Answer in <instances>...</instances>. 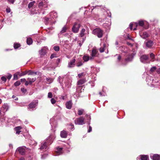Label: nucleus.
Here are the masks:
<instances>
[{
  "instance_id": "obj_1",
  "label": "nucleus",
  "mask_w": 160,
  "mask_h": 160,
  "mask_svg": "<svg viewBox=\"0 0 160 160\" xmlns=\"http://www.w3.org/2000/svg\"><path fill=\"white\" fill-rule=\"evenodd\" d=\"M91 118L90 115L86 114L85 116L84 117H80L79 118H77L74 121L75 123L76 124L79 125H82L85 123L84 121L85 119L87 120L86 122H87L88 125H90V123Z\"/></svg>"
},
{
  "instance_id": "obj_2",
  "label": "nucleus",
  "mask_w": 160,
  "mask_h": 160,
  "mask_svg": "<svg viewBox=\"0 0 160 160\" xmlns=\"http://www.w3.org/2000/svg\"><path fill=\"white\" fill-rule=\"evenodd\" d=\"M138 26L142 27L145 29H147L149 26V24L147 22H144V21L142 20L139 21L138 23H136V27L133 29V30H135L137 29Z\"/></svg>"
},
{
  "instance_id": "obj_3",
  "label": "nucleus",
  "mask_w": 160,
  "mask_h": 160,
  "mask_svg": "<svg viewBox=\"0 0 160 160\" xmlns=\"http://www.w3.org/2000/svg\"><path fill=\"white\" fill-rule=\"evenodd\" d=\"M92 33L93 34L97 35L98 38H101L102 37L103 32L101 29L96 28L92 31Z\"/></svg>"
},
{
  "instance_id": "obj_4",
  "label": "nucleus",
  "mask_w": 160,
  "mask_h": 160,
  "mask_svg": "<svg viewBox=\"0 0 160 160\" xmlns=\"http://www.w3.org/2000/svg\"><path fill=\"white\" fill-rule=\"evenodd\" d=\"M85 81L84 79H80L78 80L77 83V84L78 86L76 88V92H77L78 93L79 96L80 95V93L82 92L81 89H82V87L80 86V85H82L85 82Z\"/></svg>"
},
{
  "instance_id": "obj_5",
  "label": "nucleus",
  "mask_w": 160,
  "mask_h": 160,
  "mask_svg": "<svg viewBox=\"0 0 160 160\" xmlns=\"http://www.w3.org/2000/svg\"><path fill=\"white\" fill-rule=\"evenodd\" d=\"M38 100H35L33 101L31 103H30L28 105V108L29 109L30 111H32L34 109H36V107L38 104Z\"/></svg>"
},
{
  "instance_id": "obj_6",
  "label": "nucleus",
  "mask_w": 160,
  "mask_h": 160,
  "mask_svg": "<svg viewBox=\"0 0 160 160\" xmlns=\"http://www.w3.org/2000/svg\"><path fill=\"white\" fill-rule=\"evenodd\" d=\"M106 13L108 14L109 17H111V14L109 11H107L104 13L102 15L99 16L98 18V20L99 22H103L105 19H106Z\"/></svg>"
},
{
  "instance_id": "obj_7",
  "label": "nucleus",
  "mask_w": 160,
  "mask_h": 160,
  "mask_svg": "<svg viewBox=\"0 0 160 160\" xmlns=\"http://www.w3.org/2000/svg\"><path fill=\"white\" fill-rule=\"evenodd\" d=\"M80 26L81 25L80 23L76 22L74 23L72 28V31L75 33H78Z\"/></svg>"
},
{
  "instance_id": "obj_8",
  "label": "nucleus",
  "mask_w": 160,
  "mask_h": 160,
  "mask_svg": "<svg viewBox=\"0 0 160 160\" xmlns=\"http://www.w3.org/2000/svg\"><path fill=\"white\" fill-rule=\"evenodd\" d=\"M140 60L141 62L146 63L149 62L148 56L146 55H143L140 57Z\"/></svg>"
},
{
  "instance_id": "obj_9",
  "label": "nucleus",
  "mask_w": 160,
  "mask_h": 160,
  "mask_svg": "<svg viewBox=\"0 0 160 160\" xmlns=\"http://www.w3.org/2000/svg\"><path fill=\"white\" fill-rule=\"evenodd\" d=\"M146 47L148 48H152L154 47V42L151 40H148L144 42Z\"/></svg>"
},
{
  "instance_id": "obj_10",
  "label": "nucleus",
  "mask_w": 160,
  "mask_h": 160,
  "mask_svg": "<svg viewBox=\"0 0 160 160\" xmlns=\"http://www.w3.org/2000/svg\"><path fill=\"white\" fill-rule=\"evenodd\" d=\"M55 138V135L54 133H52L48 137L46 142L48 144H50L52 143Z\"/></svg>"
},
{
  "instance_id": "obj_11",
  "label": "nucleus",
  "mask_w": 160,
  "mask_h": 160,
  "mask_svg": "<svg viewBox=\"0 0 160 160\" xmlns=\"http://www.w3.org/2000/svg\"><path fill=\"white\" fill-rule=\"evenodd\" d=\"M26 149H28V148L26 147L22 146L18 148L16 150V151H18L20 154L23 155L25 153V150Z\"/></svg>"
},
{
  "instance_id": "obj_12",
  "label": "nucleus",
  "mask_w": 160,
  "mask_h": 160,
  "mask_svg": "<svg viewBox=\"0 0 160 160\" xmlns=\"http://www.w3.org/2000/svg\"><path fill=\"white\" fill-rule=\"evenodd\" d=\"M48 144L46 142H43L41 143L40 145L39 149L41 151V152H42V151H44L46 150V149L47 148Z\"/></svg>"
},
{
  "instance_id": "obj_13",
  "label": "nucleus",
  "mask_w": 160,
  "mask_h": 160,
  "mask_svg": "<svg viewBox=\"0 0 160 160\" xmlns=\"http://www.w3.org/2000/svg\"><path fill=\"white\" fill-rule=\"evenodd\" d=\"M136 54V52L134 53H132L129 54L127 57L125 59V61L126 62H132L133 58L134 56Z\"/></svg>"
},
{
  "instance_id": "obj_14",
  "label": "nucleus",
  "mask_w": 160,
  "mask_h": 160,
  "mask_svg": "<svg viewBox=\"0 0 160 160\" xmlns=\"http://www.w3.org/2000/svg\"><path fill=\"white\" fill-rule=\"evenodd\" d=\"M89 34V30L88 29L86 30L84 28H82L80 31L79 34V36L80 37H83L84 35Z\"/></svg>"
},
{
  "instance_id": "obj_15",
  "label": "nucleus",
  "mask_w": 160,
  "mask_h": 160,
  "mask_svg": "<svg viewBox=\"0 0 160 160\" xmlns=\"http://www.w3.org/2000/svg\"><path fill=\"white\" fill-rule=\"evenodd\" d=\"M140 37L144 39H146L149 36V34L146 32H139Z\"/></svg>"
},
{
  "instance_id": "obj_16",
  "label": "nucleus",
  "mask_w": 160,
  "mask_h": 160,
  "mask_svg": "<svg viewBox=\"0 0 160 160\" xmlns=\"http://www.w3.org/2000/svg\"><path fill=\"white\" fill-rule=\"evenodd\" d=\"M47 50L48 48L46 47H44L42 48V49L39 51V53L41 57H42L46 54Z\"/></svg>"
},
{
  "instance_id": "obj_17",
  "label": "nucleus",
  "mask_w": 160,
  "mask_h": 160,
  "mask_svg": "<svg viewBox=\"0 0 160 160\" xmlns=\"http://www.w3.org/2000/svg\"><path fill=\"white\" fill-rule=\"evenodd\" d=\"M75 61L76 59L75 58H73L71 60L70 62H68V67L70 68L74 67L75 65Z\"/></svg>"
},
{
  "instance_id": "obj_18",
  "label": "nucleus",
  "mask_w": 160,
  "mask_h": 160,
  "mask_svg": "<svg viewBox=\"0 0 160 160\" xmlns=\"http://www.w3.org/2000/svg\"><path fill=\"white\" fill-rule=\"evenodd\" d=\"M72 80L70 79H67L66 80L65 83V87L67 88H70L71 85Z\"/></svg>"
},
{
  "instance_id": "obj_19",
  "label": "nucleus",
  "mask_w": 160,
  "mask_h": 160,
  "mask_svg": "<svg viewBox=\"0 0 160 160\" xmlns=\"http://www.w3.org/2000/svg\"><path fill=\"white\" fill-rule=\"evenodd\" d=\"M38 6L40 8L42 9L43 8H45L47 7V3L44 1H42L40 2L38 5Z\"/></svg>"
},
{
  "instance_id": "obj_20",
  "label": "nucleus",
  "mask_w": 160,
  "mask_h": 160,
  "mask_svg": "<svg viewBox=\"0 0 160 160\" xmlns=\"http://www.w3.org/2000/svg\"><path fill=\"white\" fill-rule=\"evenodd\" d=\"M62 149L63 148L62 147H57L56 150L55 151L56 153V155H59L62 154L63 152Z\"/></svg>"
},
{
  "instance_id": "obj_21",
  "label": "nucleus",
  "mask_w": 160,
  "mask_h": 160,
  "mask_svg": "<svg viewBox=\"0 0 160 160\" xmlns=\"http://www.w3.org/2000/svg\"><path fill=\"white\" fill-rule=\"evenodd\" d=\"M98 51L95 49H93L91 53V56L90 57V60H92L97 56Z\"/></svg>"
},
{
  "instance_id": "obj_22",
  "label": "nucleus",
  "mask_w": 160,
  "mask_h": 160,
  "mask_svg": "<svg viewBox=\"0 0 160 160\" xmlns=\"http://www.w3.org/2000/svg\"><path fill=\"white\" fill-rule=\"evenodd\" d=\"M150 157L153 160H160V155L158 154L151 155Z\"/></svg>"
},
{
  "instance_id": "obj_23",
  "label": "nucleus",
  "mask_w": 160,
  "mask_h": 160,
  "mask_svg": "<svg viewBox=\"0 0 160 160\" xmlns=\"http://www.w3.org/2000/svg\"><path fill=\"white\" fill-rule=\"evenodd\" d=\"M44 22L46 25H48V24H52V20L51 19V18H47L45 17L44 18Z\"/></svg>"
},
{
  "instance_id": "obj_24",
  "label": "nucleus",
  "mask_w": 160,
  "mask_h": 160,
  "mask_svg": "<svg viewBox=\"0 0 160 160\" xmlns=\"http://www.w3.org/2000/svg\"><path fill=\"white\" fill-rule=\"evenodd\" d=\"M60 135L62 138H66L68 135V132L65 130H63L61 132Z\"/></svg>"
},
{
  "instance_id": "obj_25",
  "label": "nucleus",
  "mask_w": 160,
  "mask_h": 160,
  "mask_svg": "<svg viewBox=\"0 0 160 160\" xmlns=\"http://www.w3.org/2000/svg\"><path fill=\"white\" fill-rule=\"evenodd\" d=\"M63 149H64L66 151L70 152V148H71L70 145L68 143H66L63 145L62 147Z\"/></svg>"
},
{
  "instance_id": "obj_26",
  "label": "nucleus",
  "mask_w": 160,
  "mask_h": 160,
  "mask_svg": "<svg viewBox=\"0 0 160 160\" xmlns=\"http://www.w3.org/2000/svg\"><path fill=\"white\" fill-rule=\"evenodd\" d=\"M50 15L51 19L56 18L58 17L57 13L55 12H51L50 13Z\"/></svg>"
},
{
  "instance_id": "obj_27",
  "label": "nucleus",
  "mask_w": 160,
  "mask_h": 160,
  "mask_svg": "<svg viewBox=\"0 0 160 160\" xmlns=\"http://www.w3.org/2000/svg\"><path fill=\"white\" fill-rule=\"evenodd\" d=\"M66 107L67 109H71L72 107V103L71 101H69L66 102Z\"/></svg>"
},
{
  "instance_id": "obj_28",
  "label": "nucleus",
  "mask_w": 160,
  "mask_h": 160,
  "mask_svg": "<svg viewBox=\"0 0 160 160\" xmlns=\"http://www.w3.org/2000/svg\"><path fill=\"white\" fill-rule=\"evenodd\" d=\"M9 108V107L7 103L4 104L2 107V110L4 112H6L8 111Z\"/></svg>"
},
{
  "instance_id": "obj_29",
  "label": "nucleus",
  "mask_w": 160,
  "mask_h": 160,
  "mask_svg": "<svg viewBox=\"0 0 160 160\" xmlns=\"http://www.w3.org/2000/svg\"><path fill=\"white\" fill-rule=\"evenodd\" d=\"M22 127L21 126H18L15 128V130L16 131V133L19 134L21 132L20 130L21 129Z\"/></svg>"
},
{
  "instance_id": "obj_30",
  "label": "nucleus",
  "mask_w": 160,
  "mask_h": 160,
  "mask_svg": "<svg viewBox=\"0 0 160 160\" xmlns=\"http://www.w3.org/2000/svg\"><path fill=\"white\" fill-rule=\"evenodd\" d=\"M140 157L141 160H149V157L148 155H141Z\"/></svg>"
},
{
  "instance_id": "obj_31",
  "label": "nucleus",
  "mask_w": 160,
  "mask_h": 160,
  "mask_svg": "<svg viewBox=\"0 0 160 160\" xmlns=\"http://www.w3.org/2000/svg\"><path fill=\"white\" fill-rule=\"evenodd\" d=\"M111 20H109L108 21H106V22L105 23H104L103 24V26L104 27H105L106 25H107V27L108 28H109L110 26H111Z\"/></svg>"
},
{
  "instance_id": "obj_32",
  "label": "nucleus",
  "mask_w": 160,
  "mask_h": 160,
  "mask_svg": "<svg viewBox=\"0 0 160 160\" xmlns=\"http://www.w3.org/2000/svg\"><path fill=\"white\" fill-rule=\"evenodd\" d=\"M61 77L60 76H59L58 79V81L60 83V85L61 86H62V89L64 91L66 90V88L63 86L62 83V82H61L60 81H61Z\"/></svg>"
},
{
  "instance_id": "obj_33",
  "label": "nucleus",
  "mask_w": 160,
  "mask_h": 160,
  "mask_svg": "<svg viewBox=\"0 0 160 160\" xmlns=\"http://www.w3.org/2000/svg\"><path fill=\"white\" fill-rule=\"evenodd\" d=\"M67 28L65 26H64L62 29L60 33L58 34V36L60 37V35L62 33H64L66 32Z\"/></svg>"
},
{
  "instance_id": "obj_34",
  "label": "nucleus",
  "mask_w": 160,
  "mask_h": 160,
  "mask_svg": "<svg viewBox=\"0 0 160 160\" xmlns=\"http://www.w3.org/2000/svg\"><path fill=\"white\" fill-rule=\"evenodd\" d=\"M83 59L84 60V62H86L88 61L89 59H90V58L87 55H84L83 57Z\"/></svg>"
},
{
  "instance_id": "obj_35",
  "label": "nucleus",
  "mask_w": 160,
  "mask_h": 160,
  "mask_svg": "<svg viewBox=\"0 0 160 160\" xmlns=\"http://www.w3.org/2000/svg\"><path fill=\"white\" fill-rule=\"evenodd\" d=\"M83 63L84 62L79 60L78 61V62L77 63L76 66L78 67H81L83 65Z\"/></svg>"
},
{
  "instance_id": "obj_36",
  "label": "nucleus",
  "mask_w": 160,
  "mask_h": 160,
  "mask_svg": "<svg viewBox=\"0 0 160 160\" xmlns=\"http://www.w3.org/2000/svg\"><path fill=\"white\" fill-rule=\"evenodd\" d=\"M89 7H90L91 8H92V7H93V8H92L91 9V12H92L93 10H96L97 8H99H99H100L101 6H95L91 7L90 5H89L88 6V8H89Z\"/></svg>"
},
{
  "instance_id": "obj_37",
  "label": "nucleus",
  "mask_w": 160,
  "mask_h": 160,
  "mask_svg": "<svg viewBox=\"0 0 160 160\" xmlns=\"http://www.w3.org/2000/svg\"><path fill=\"white\" fill-rule=\"evenodd\" d=\"M27 42L28 44L30 45L32 43V41L31 38H28L27 40Z\"/></svg>"
},
{
  "instance_id": "obj_38",
  "label": "nucleus",
  "mask_w": 160,
  "mask_h": 160,
  "mask_svg": "<svg viewBox=\"0 0 160 160\" xmlns=\"http://www.w3.org/2000/svg\"><path fill=\"white\" fill-rule=\"evenodd\" d=\"M28 79L29 80V84H31L32 83L34 82L36 80V78H28Z\"/></svg>"
},
{
  "instance_id": "obj_39",
  "label": "nucleus",
  "mask_w": 160,
  "mask_h": 160,
  "mask_svg": "<svg viewBox=\"0 0 160 160\" xmlns=\"http://www.w3.org/2000/svg\"><path fill=\"white\" fill-rule=\"evenodd\" d=\"M28 73V72L27 71H25L24 72H23L22 73H20L19 72H18V74L19 76H24L26 75V74Z\"/></svg>"
},
{
  "instance_id": "obj_40",
  "label": "nucleus",
  "mask_w": 160,
  "mask_h": 160,
  "mask_svg": "<svg viewBox=\"0 0 160 160\" xmlns=\"http://www.w3.org/2000/svg\"><path fill=\"white\" fill-rule=\"evenodd\" d=\"M30 145L35 146L37 144V142L34 140H31L30 142Z\"/></svg>"
},
{
  "instance_id": "obj_41",
  "label": "nucleus",
  "mask_w": 160,
  "mask_h": 160,
  "mask_svg": "<svg viewBox=\"0 0 160 160\" xmlns=\"http://www.w3.org/2000/svg\"><path fill=\"white\" fill-rule=\"evenodd\" d=\"M35 3V1H33L30 2L28 4V8H30Z\"/></svg>"
},
{
  "instance_id": "obj_42",
  "label": "nucleus",
  "mask_w": 160,
  "mask_h": 160,
  "mask_svg": "<svg viewBox=\"0 0 160 160\" xmlns=\"http://www.w3.org/2000/svg\"><path fill=\"white\" fill-rule=\"evenodd\" d=\"M105 44H103V47H101L99 48V51L101 52H102L104 51V48L105 47Z\"/></svg>"
},
{
  "instance_id": "obj_43",
  "label": "nucleus",
  "mask_w": 160,
  "mask_h": 160,
  "mask_svg": "<svg viewBox=\"0 0 160 160\" xmlns=\"http://www.w3.org/2000/svg\"><path fill=\"white\" fill-rule=\"evenodd\" d=\"M20 46V45L18 43H14L13 47L15 49L18 48Z\"/></svg>"
},
{
  "instance_id": "obj_44",
  "label": "nucleus",
  "mask_w": 160,
  "mask_h": 160,
  "mask_svg": "<svg viewBox=\"0 0 160 160\" xmlns=\"http://www.w3.org/2000/svg\"><path fill=\"white\" fill-rule=\"evenodd\" d=\"M46 80L47 81V83H50L53 81V80L51 78H47Z\"/></svg>"
},
{
  "instance_id": "obj_45",
  "label": "nucleus",
  "mask_w": 160,
  "mask_h": 160,
  "mask_svg": "<svg viewBox=\"0 0 160 160\" xmlns=\"http://www.w3.org/2000/svg\"><path fill=\"white\" fill-rule=\"evenodd\" d=\"M117 56V61L119 62L121 59V56L119 54H116L115 56Z\"/></svg>"
},
{
  "instance_id": "obj_46",
  "label": "nucleus",
  "mask_w": 160,
  "mask_h": 160,
  "mask_svg": "<svg viewBox=\"0 0 160 160\" xmlns=\"http://www.w3.org/2000/svg\"><path fill=\"white\" fill-rule=\"evenodd\" d=\"M83 110L82 109H79L78 111V114L79 115H81L83 113Z\"/></svg>"
},
{
  "instance_id": "obj_47",
  "label": "nucleus",
  "mask_w": 160,
  "mask_h": 160,
  "mask_svg": "<svg viewBox=\"0 0 160 160\" xmlns=\"http://www.w3.org/2000/svg\"><path fill=\"white\" fill-rule=\"evenodd\" d=\"M53 49L56 52L59 51L60 49L59 47L58 46H55L53 48Z\"/></svg>"
},
{
  "instance_id": "obj_48",
  "label": "nucleus",
  "mask_w": 160,
  "mask_h": 160,
  "mask_svg": "<svg viewBox=\"0 0 160 160\" xmlns=\"http://www.w3.org/2000/svg\"><path fill=\"white\" fill-rule=\"evenodd\" d=\"M52 94L51 92H49L48 93V97L49 98H52Z\"/></svg>"
},
{
  "instance_id": "obj_49",
  "label": "nucleus",
  "mask_w": 160,
  "mask_h": 160,
  "mask_svg": "<svg viewBox=\"0 0 160 160\" xmlns=\"http://www.w3.org/2000/svg\"><path fill=\"white\" fill-rule=\"evenodd\" d=\"M61 62V60L60 58H58L56 61V63L57 64V67L58 66V64Z\"/></svg>"
},
{
  "instance_id": "obj_50",
  "label": "nucleus",
  "mask_w": 160,
  "mask_h": 160,
  "mask_svg": "<svg viewBox=\"0 0 160 160\" xmlns=\"http://www.w3.org/2000/svg\"><path fill=\"white\" fill-rule=\"evenodd\" d=\"M20 84V82L19 81H17L14 83V85L15 86H18Z\"/></svg>"
},
{
  "instance_id": "obj_51",
  "label": "nucleus",
  "mask_w": 160,
  "mask_h": 160,
  "mask_svg": "<svg viewBox=\"0 0 160 160\" xmlns=\"http://www.w3.org/2000/svg\"><path fill=\"white\" fill-rule=\"evenodd\" d=\"M27 71L29 75H32L34 74V72L32 70H29Z\"/></svg>"
},
{
  "instance_id": "obj_52",
  "label": "nucleus",
  "mask_w": 160,
  "mask_h": 160,
  "mask_svg": "<svg viewBox=\"0 0 160 160\" xmlns=\"http://www.w3.org/2000/svg\"><path fill=\"white\" fill-rule=\"evenodd\" d=\"M21 90L22 93L25 94L27 91V90L24 88H22L21 89Z\"/></svg>"
},
{
  "instance_id": "obj_53",
  "label": "nucleus",
  "mask_w": 160,
  "mask_h": 160,
  "mask_svg": "<svg viewBox=\"0 0 160 160\" xmlns=\"http://www.w3.org/2000/svg\"><path fill=\"white\" fill-rule=\"evenodd\" d=\"M18 72H17V73H15L14 75L13 76V79H18Z\"/></svg>"
},
{
  "instance_id": "obj_54",
  "label": "nucleus",
  "mask_w": 160,
  "mask_h": 160,
  "mask_svg": "<svg viewBox=\"0 0 160 160\" xmlns=\"http://www.w3.org/2000/svg\"><path fill=\"white\" fill-rule=\"evenodd\" d=\"M51 102L52 104H54L56 103V101L54 98H52L51 99Z\"/></svg>"
},
{
  "instance_id": "obj_55",
  "label": "nucleus",
  "mask_w": 160,
  "mask_h": 160,
  "mask_svg": "<svg viewBox=\"0 0 160 160\" xmlns=\"http://www.w3.org/2000/svg\"><path fill=\"white\" fill-rule=\"evenodd\" d=\"M156 69V67H153L151 68L150 69V71L151 72H153Z\"/></svg>"
},
{
  "instance_id": "obj_56",
  "label": "nucleus",
  "mask_w": 160,
  "mask_h": 160,
  "mask_svg": "<svg viewBox=\"0 0 160 160\" xmlns=\"http://www.w3.org/2000/svg\"><path fill=\"white\" fill-rule=\"evenodd\" d=\"M150 57L152 59H154L155 58V55L153 53H151L150 54Z\"/></svg>"
},
{
  "instance_id": "obj_57",
  "label": "nucleus",
  "mask_w": 160,
  "mask_h": 160,
  "mask_svg": "<svg viewBox=\"0 0 160 160\" xmlns=\"http://www.w3.org/2000/svg\"><path fill=\"white\" fill-rule=\"evenodd\" d=\"M1 80L4 82H6L7 80V79L4 76H2L1 78Z\"/></svg>"
},
{
  "instance_id": "obj_58",
  "label": "nucleus",
  "mask_w": 160,
  "mask_h": 160,
  "mask_svg": "<svg viewBox=\"0 0 160 160\" xmlns=\"http://www.w3.org/2000/svg\"><path fill=\"white\" fill-rule=\"evenodd\" d=\"M8 3L11 4H13L15 0H7Z\"/></svg>"
},
{
  "instance_id": "obj_59",
  "label": "nucleus",
  "mask_w": 160,
  "mask_h": 160,
  "mask_svg": "<svg viewBox=\"0 0 160 160\" xmlns=\"http://www.w3.org/2000/svg\"><path fill=\"white\" fill-rule=\"evenodd\" d=\"M150 81H151V82H152L153 83H155L158 82V80H157L156 79V80L154 79H152V80H151Z\"/></svg>"
},
{
  "instance_id": "obj_60",
  "label": "nucleus",
  "mask_w": 160,
  "mask_h": 160,
  "mask_svg": "<svg viewBox=\"0 0 160 160\" xmlns=\"http://www.w3.org/2000/svg\"><path fill=\"white\" fill-rule=\"evenodd\" d=\"M125 48V47L124 46H123V47L122 46V47H121L120 48V50L122 52H124V53H126L127 52H126V50H123L122 49L123 48Z\"/></svg>"
},
{
  "instance_id": "obj_61",
  "label": "nucleus",
  "mask_w": 160,
  "mask_h": 160,
  "mask_svg": "<svg viewBox=\"0 0 160 160\" xmlns=\"http://www.w3.org/2000/svg\"><path fill=\"white\" fill-rule=\"evenodd\" d=\"M99 94L100 96H105V93L103 92H100Z\"/></svg>"
},
{
  "instance_id": "obj_62",
  "label": "nucleus",
  "mask_w": 160,
  "mask_h": 160,
  "mask_svg": "<svg viewBox=\"0 0 160 160\" xmlns=\"http://www.w3.org/2000/svg\"><path fill=\"white\" fill-rule=\"evenodd\" d=\"M12 77V75L10 74H9L7 76V78L8 79L10 80L11 78Z\"/></svg>"
},
{
  "instance_id": "obj_63",
  "label": "nucleus",
  "mask_w": 160,
  "mask_h": 160,
  "mask_svg": "<svg viewBox=\"0 0 160 160\" xmlns=\"http://www.w3.org/2000/svg\"><path fill=\"white\" fill-rule=\"evenodd\" d=\"M12 98L13 99H14V100L16 101H17L18 100V98L17 97L15 96V95H13L12 96Z\"/></svg>"
},
{
  "instance_id": "obj_64",
  "label": "nucleus",
  "mask_w": 160,
  "mask_h": 160,
  "mask_svg": "<svg viewBox=\"0 0 160 160\" xmlns=\"http://www.w3.org/2000/svg\"><path fill=\"white\" fill-rule=\"evenodd\" d=\"M92 131V128L91 126H89V128L88 130V132H91Z\"/></svg>"
}]
</instances>
